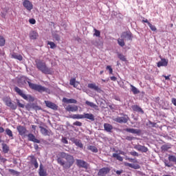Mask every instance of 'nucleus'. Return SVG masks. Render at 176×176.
<instances>
[{
    "mask_svg": "<svg viewBox=\"0 0 176 176\" xmlns=\"http://www.w3.org/2000/svg\"><path fill=\"white\" fill-rule=\"evenodd\" d=\"M59 156L60 157L57 158L56 162L58 164H60L63 168L68 170V168H71V167L74 166V164L75 163L74 156L65 152L59 153Z\"/></svg>",
    "mask_w": 176,
    "mask_h": 176,
    "instance_id": "1",
    "label": "nucleus"
},
{
    "mask_svg": "<svg viewBox=\"0 0 176 176\" xmlns=\"http://www.w3.org/2000/svg\"><path fill=\"white\" fill-rule=\"evenodd\" d=\"M29 85V87L32 90H35L36 91H38V93H43V91H46L47 88L37 84H34L31 82V80L28 78H21L18 80L19 86H24V85Z\"/></svg>",
    "mask_w": 176,
    "mask_h": 176,
    "instance_id": "2",
    "label": "nucleus"
},
{
    "mask_svg": "<svg viewBox=\"0 0 176 176\" xmlns=\"http://www.w3.org/2000/svg\"><path fill=\"white\" fill-rule=\"evenodd\" d=\"M36 67L38 71H41L42 74H45V75H52L53 71L52 68H49L46 63L41 60H36Z\"/></svg>",
    "mask_w": 176,
    "mask_h": 176,
    "instance_id": "3",
    "label": "nucleus"
},
{
    "mask_svg": "<svg viewBox=\"0 0 176 176\" xmlns=\"http://www.w3.org/2000/svg\"><path fill=\"white\" fill-rule=\"evenodd\" d=\"M69 119H88L91 122H94V115L89 113H83V114H71L67 116Z\"/></svg>",
    "mask_w": 176,
    "mask_h": 176,
    "instance_id": "4",
    "label": "nucleus"
},
{
    "mask_svg": "<svg viewBox=\"0 0 176 176\" xmlns=\"http://www.w3.org/2000/svg\"><path fill=\"white\" fill-rule=\"evenodd\" d=\"M14 90L20 97L25 100V101H29V102H34L35 101V98L32 96L24 94V91L19 88V87H15Z\"/></svg>",
    "mask_w": 176,
    "mask_h": 176,
    "instance_id": "5",
    "label": "nucleus"
},
{
    "mask_svg": "<svg viewBox=\"0 0 176 176\" xmlns=\"http://www.w3.org/2000/svg\"><path fill=\"white\" fill-rule=\"evenodd\" d=\"M121 115L122 117L118 116L113 119V121L116 122L117 123L126 124L130 120V118H129V116H127V114L122 113Z\"/></svg>",
    "mask_w": 176,
    "mask_h": 176,
    "instance_id": "6",
    "label": "nucleus"
},
{
    "mask_svg": "<svg viewBox=\"0 0 176 176\" xmlns=\"http://www.w3.org/2000/svg\"><path fill=\"white\" fill-rule=\"evenodd\" d=\"M25 108L27 111H31V109H34V111H42V107L38 106L35 103H28L25 105Z\"/></svg>",
    "mask_w": 176,
    "mask_h": 176,
    "instance_id": "7",
    "label": "nucleus"
},
{
    "mask_svg": "<svg viewBox=\"0 0 176 176\" xmlns=\"http://www.w3.org/2000/svg\"><path fill=\"white\" fill-rule=\"evenodd\" d=\"M120 38L124 39L125 41H130L131 42V41H133V33H131V32H130V30L123 32L120 35Z\"/></svg>",
    "mask_w": 176,
    "mask_h": 176,
    "instance_id": "8",
    "label": "nucleus"
},
{
    "mask_svg": "<svg viewBox=\"0 0 176 176\" xmlns=\"http://www.w3.org/2000/svg\"><path fill=\"white\" fill-rule=\"evenodd\" d=\"M22 5L28 12H31V10L34 9V5L30 0H23Z\"/></svg>",
    "mask_w": 176,
    "mask_h": 176,
    "instance_id": "9",
    "label": "nucleus"
},
{
    "mask_svg": "<svg viewBox=\"0 0 176 176\" xmlns=\"http://www.w3.org/2000/svg\"><path fill=\"white\" fill-rule=\"evenodd\" d=\"M124 131H126V133H130L131 134H136V135H141V133L142 132L141 129H135L133 128L124 129Z\"/></svg>",
    "mask_w": 176,
    "mask_h": 176,
    "instance_id": "10",
    "label": "nucleus"
},
{
    "mask_svg": "<svg viewBox=\"0 0 176 176\" xmlns=\"http://www.w3.org/2000/svg\"><path fill=\"white\" fill-rule=\"evenodd\" d=\"M111 169L108 167H104L99 169L98 172V176H107V174H109Z\"/></svg>",
    "mask_w": 176,
    "mask_h": 176,
    "instance_id": "11",
    "label": "nucleus"
},
{
    "mask_svg": "<svg viewBox=\"0 0 176 176\" xmlns=\"http://www.w3.org/2000/svg\"><path fill=\"white\" fill-rule=\"evenodd\" d=\"M77 166L81 168H85L87 170L89 168V164L84 160H77Z\"/></svg>",
    "mask_w": 176,
    "mask_h": 176,
    "instance_id": "12",
    "label": "nucleus"
},
{
    "mask_svg": "<svg viewBox=\"0 0 176 176\" xmlns=\"http://www.w3.org/2000/svg\"><path fill=\"white\" fill-rule=\"evenodd\" d=\"M28 140L29 141H31L32 142H34V144H41V140L36 138L35 135L32 133H29L27 135Z\"/></svg>",
    "mask_w": 176,
    "mask_h": 176,
    "instance_id": "13",
    "label": "nucleus"
},
{
    "mask_svg": "<svg viewBox=\"0 0 176 176\" xmlns=\"http://www.w3.org/2000/svg\"><path fill=\"white\" fill-rule=\"evenodd\" d=\"M134 149H136V151H138L139 152H142V153H146L148 152V147L145 146H142L141 144H137L134 146Z\"/></svg>",
    "mask_w": 176,
    "mask_h": 176,
    "instance_id": "14",
    "label": "nucleus"
},
{
    "mask_svg": "<svg viewBox=\"0 0 176 176\" xmlns=\"http://www.w3.org/2000/svg\"><path fill=\"white\" fill-rule=\"evenodd\" d=\"M89 89L91 90H94V91H97L98 93H102V89L100 88L98 86L96 85V83H89L87 85Z\"/></svg>",
    "mask_w": 176,
    "mask_h": 176,
    "instance_id": "15",
    "label": "nucleus"
},
{
    "mask_svg": "<svg viewBox=\"0 0 176 176\" xmlns=\"http://www.w3.org/2000/svg\"><path fill=\"white\" fill-rule=\"evenodd\" d=\"M45 104L47 108H50V109H53L54 111H57L58 109V106L55 103H53L49 100H45Z\"/></svg>",
    "mask_w": 176,
    "mask_h": 176,
    "instance_id": "16",
    "label": "nucleus"
},
{
    "mask_svg": "<svg viewBox=\"0 0 176 176\" xmlns=\"http://www.w3.org/2000/svg\"><path fill=\"white\" fill-rule=\"evenodd\" d=\"M16 130L19 132V135H25V133H27V128L24 126L19 125L16 127Z\"/></svg>",
    "mask_w": 176,
    "mask_h": 176,
    "instance_id": "17",
    "label": "nucleus"
},
{
    "mask_svg": "<svg viewBox=\"0 0 176 176\" xmlns=\"http://www.w3.org/2000/svg\"><path fill=\"white\" fill-rule=\"evenodd\" d=\"M78 106L75 104H69L65 107V111H67V112H78Z\"/></svg>",
    "mask_w": 176,
    "mask_h": 176,
    "instance_id": "18",
    "label": "nucleus"
},
{
    "mask_svg": "<svg viewBox=\"0 0 176 176\" xmlns=\"http://www.w3.org/2000/svg\"><path fill=\"white\" fill-rule=\"evenodd\" d=\"M167 65H168V59L166 58H161V60L157 63L158 68H160V67H167Z\"/></svg>",
    "mask_w": 176,
    "mask_h": 176,
    "instance_id": "19",
    "label": "nucleus"
},
{
    "mask_svg": "<svg viewBox=\"0 0 176 176\" xmlns=\"http://www.w3.org/2000/svg\"><path fill=\"white\" fill-rule=\"evenodd\" d=\"M30 164H32L34 166V168H38L39 167V164H38V161L36 160V157L35 155H30Z\"/></svg>",
    "mask_w": 176,
    "mask_h": 176,
    "instance_id": "20",
    "label": "nucleus"
},
{
    "mask_svg": "<svg viewBox=\"0 0 176 176\" xmlns=\"http://www.w3.org/2000/svg\"><path fill=\"white\" fill-rule=\"evenodd\" d=\"M124 166L126 167H130L131 168H134V170H138L141 168V166L138 164H134L129 162H124Z\"/></svg>",
    "mask_w": 176,
    "mask_h": 176,
    "instance_id": "21",
    "label": "nucleus"
},
{
    "mask_svg": "<svg viewBox=\"0 0 176 176\" xmlns=\"http://www.w3.org/2000/svg\"><path fill=\"white\" fill-rule=\"evenodd\" d=\"M38 36H39V34H38L36 31L32 30L30 32L29 37L30 39H32V40L38 39Z\"/></svg>",
    "mask_w": 176,
    "mask_h": 176,
    "instance_id": "22",
    "label": "nucleus"
},
{
    "mask_svg": "<svg viewBox=\"0 0 176 176\" xmlns=\"http://www.w3.org/2000/svg\"><path fill=\"white\" fill-rule=\"evenodd\" d=\"M131 108H132L133 111H134V112H139L140 113H142V115H144V111L142 109V108H141L140 106H138L137 104L133 105L131 107Z\"/></svg>",
    "mask_w": 176,
    "mask_h": 176,
    "instance_id": "23",
    "label": "nucleus"
},
{
    "mask_svg": "<svg viewBox=\"0 0 176 176\" xmlns=\"http://www.w3.org/2000/svg\"><path fill=\"white\" fill-rule=\"evenodd\" d=\"M39 176H47V172L43 169V164H41L38 170Z\"/></svg>",
    "mask_w": 176,
    "mask_h": 176,
    "instance_id": "24",
    "label": "nucleus"
},
{
    "mask_svg": "<svg viewBox=\"0 0 176 176\" xmlns=\"http://www.w3.org/2000/svg\"><path fill=\"white\" fill-rule=\"evenodd\" d=\"M104 131H107V133H112V130L113 129V126L109 123H104Z\"/></svg>",
    "mask_w": 176,
    "mask_h": 176,
    "instance_id": "25",
    "label": "nucleus"
},
{
    "mask_svg": "<svg viewBox=\"0 0 176 176\" xmlns=\"http://www.w3.org/2000/svg\"><path fill=\"white\" fill-rule=\"evenodd\" d=\"M63 102H65V104H77L78 100L74 98L68 99L67 98H63Z\"/></svg>",
    "mask_w": 176,
    "mask_h": 176,
    "instance_id": "26",
    "label": "nucleus"
},
{
    "mask_svg": "<svg viewBox=\"0 0 176 176\" xmlns=\"http://www.w3.org/2000/svg\"><path fill=\"white\" fill-rule=\"evenodd\" d=\"M85 104L86 105H88V107H91V108H94V109H96V111H98V106L94 104V102L87 100L85 102Z\"/></svg>",
    "mask_w": 176,
    "mask_h": 176,
    "instance_id": "27",
    "label": "nucleus"
},
{
    "mask_svg": "<svg viewBox=\"0 0 176 176\" xmlns=\"http://www.w3.org/2000/svg\"><path fill=\"white\" fill-rule=\"evenodd\" d=\"M168 149H171V144L168 143L166 144H164L161 146L162 152H167Z\"/></svg>",
    "mask_w": 176,
    "mask_h": 176,
    "instance_id": "28",
    "label": "nucleus"
},
{
    "mask_svg": "<svg viewBox=\"0 0 176 176\" xmlns=\"http://www.w3.org/2000/svg\"><path fill=\"white\" fill-rule=\"evenodd\" d=\"M87 149L91 151V152H93L94 153H97L98 152V148H97L96 146L89 145L87 147Z\"/></svg>",
    "mask_w": 176,
    "mask_h": 176,
    "instance_id": "29",
    "label": "nucleus"
},
{
    "mask_svg": "<svg viewBox=\"0 0 176 176\" xmlns=\"http://www.w3.org/2000/svg\"><path fill=\"white\" fill-rule=\"evenodd\" d=\"M74 144H75L76 146H78V148H83V144H82V142L80 140L74 139Z\"/></svg>",
    "mask_w": 176,
    "mask_h": 176,
    "instance_id": "30",
    "label": "nucleus"
},
{
    "mask_svg": "<svg viewBox=\"0 0 176 176\" xmlns=\"http://www.w3.org/2000/svg\"><path fill=\"white\" fill-rule=\"evenodd\" d=\"M12 58H15L16 60H19V61H23V56L20 54H17L16 53H13L12 54Z\"/></svg>",
    "mask_w": 176,
    "mask_h": 176,
    "instance_id": "31",
    "label": "nucleus"
},
{
    "mask_svg": "<svg viewBox=\"0 0 176 176\" xmlns=\"http://www.w3.org/2000/svg\"><path fill=\"white\" fill-rule=\"evenodd\" d=\"M116 54H117V56H118L119 60H120L121 61H124V62L127 61V58H126V56L124 55H123L120 52H117Z\"/></svg>",
    "mask_w": 176,
    "mask_h": 176,
    "instance_id": "32",
    "label": "nucleus"
},
{
    "mask_svg": "<svg viewBox=\"0 0 176 176\" xmlns=\"http://www.w3.org/2000/svg\"><path fill=\"white\" fill-rule=\"evenodd\" d=\"M39 129L41 130V133L43 135H49V131L47 129H46V128L40 126Z\"/></svg>",
    "mask_w": 176,
    "mask_h": 176,
    "instance_id": "33",
    "label": "nucleus"
},
{
    "mask_svg": "<svg viewBox=\"0 0 176 176\" xmlns=\"http://www.w3.org/2000/svg\"><path fill=\"white\" fill-rule=\"evenodd\" d=\"M2 149H3V153H9V151H10L9 146H8V144H6L5 143L2 144Z\"/></svg>",
    "mask_w": 176,
    "mask_h": 176,
    "instance_id": "34",
    "label": "nucleus"
},
{
    "mask_svg": "<svg viewBox=\"0 0 176 176\" xmlns=\"http://www.w3.org/2000/svg\"><path fill=\"white\" fill-rule=\"evenodd\" d=\"M163 162L166 167H174V164L168 160H164Z\"/></svg>",
    "mask_w": 176,
    "mask_h": 176,
    "instance_id": "35",
    "label": "nucleus"
},
{
    "mask_svg": "<svg viewBox=\"0 0 176 176\" xmlns=\"http://www.w3.org/2000/svg\"><path fill=\"white\" fill-rule=\"evenodd\" d=\"M163 162L166 167H174V164L168 160H164Z\"/></svg>",
    "mask_w": 176,
    "mask_h": 176,
    "instance_id": "36",
    "label": "nucleus"
},
{
    "mask_svg": "<svg viewBox=\"0 0 176 176\" xmlns=\"http://www.w3.org/2000/svg\"><path fill=\"white\" fill-rule=\"evenodd\" d=\"M124 41L122 38H118L117 41H118V44L119 45V46H120L121 47H124V46H125L126 43H124Z\"/></svg>",
    "mask_w": 176,
    "mask_h": 176,
    "instance_id": "37",
    "label": "nucleus"
},
{
    "mask_svg": "<svg viewBox=\"0 0 176 176\" xmlns=\"http://www.w3.org/2000/svg\"><path fill=\"white\" fill-rule=\"evenodd\" d=\"M112 157H114L117 160H119V162H123V157L122 156H120V154L113 153Z\"/></svg>",
    "mask_w": 176,
    "mask_h": 176,
    "instance_id": "38",
    "label": "nucleus"
},
{
    "mask_svg": "<svg viewBox=\"0 0 176 176\" xmlns=\"http://www.w3.org/2000/svg\"><path fill=\"white\" fill-rule=\"evenodd\" d=\"M168 160H169L170 163H175V164H176V157L175 155H168Z\"/></svg>",
    "mask_w": 176,
    "mask_h": 176,
    "instance_id": "39",
    "label": "nucleus"
},
{
    "mask_svg": "<svg viewBox=\"0 0 176 176\" xmlns=\"http://www.w3.org/2000/svg\"><path fill=\"white\" fill-rule=\"evenodd\" d=\"M131 91L133 94H140V90L137 89V87H134L133 85H131Z\"/></svg>",
    "mask_w": 176,
    "mask_h": 176,
    "instance_id": "40",
    "label": "nucleus"
},
{
    "mask_svg": "<svg viewBox=\"0 0 176 176\" xmlns=\"http://www.w3.org/2000/svg\"><path fill=\"white\" fill-rule=\"evenodd\" d=\"M8 107H9V108L12 109V111H16V109H17V104H16V103L12 102V101Z\"/></svg>",
    "mask_w": 176,
    "mask_h": 176,
    "instance_id": "41",
    "label": "nucleus"
},
{
    "mask_svg": "<svg viewBox=\"0 0 176 176\" xmlns=\"http://www.w3.org/2000/svg\"><path fill=\"white\" fill-rule=\"evenodd\" d=\"M105 100L103 99H100L98 101V104L101 107V108H105Z\"/></svg>",
    "mask_w": 176,
    "mask_h": 176,
    "instance_id": "42",
    "label": "nucleus"
},
{
    "mask_svg": "<svg viewBox=\"0 0 176 176\" xmlns=\"http://www.w3.org/2000/svg\"><path fill=\"white\" fill-rule=\"evenodd\" d=\"M47 45L50 46V49H56L57 47V45L52 41H47Z\"/></svg>",
    "mask_w": 176,
    "mask_h": 176,
    "instance_id": "43",
    "label": "nucleus"
},
{
    "mask_svg": "<svg viewBox=\"0 0 176 176\" xmlns=\"http://www.w3.org/2000/svg\"><path fill=\"white\" fill-rule=\"evenodd\" d=\"M16 105L19 107V108H25V105L24 104H22L21 102H20V100L16 99Z\"/></svg>",
    "mask_w": 176,
    "mask_h": 176,
    "instance_id": "44",
    "label": "nucleus"
},
{
    "mask_svg": "<svg viewBox=\"0 0 176 176\" xmlns=\"http://www.w3.org/2000/svg\"><path fill=\"white\" fill-rule=\"evenodd\" d=\"M6 133L7 135H8L10 138V137H13V132H12V130H10V129H6Z\"/></svg>",
    "mask_w": 176,
    "mask_h": 176,
    "instance_id": "45",
    "label": "nucleus"
},
{
    "mask_svg": "<svg viewBox=\"0 0 176 176\" xmlns=\"http://www.w3.org/2000/svg\"><path fill=\"white\" fill-rule=\"evenodd\" d=\"M53 38H54V39H55V41H56L57 42H60V41H61V37H60V35H58V34H53Z\"/></svg>",
    "mask_w": 176,
    "mask_h": 176,
    "instance_id": "46",
    "label": "nucleus"
},
{
    "mask_svg": "<svg viewBox=\"0 0 176 176\" xmlns=\"http://www.w3.org/2000/svg\"><path fill=\"white\" fill-rule=\"evenodd\" d=\"M148 27L151 30V31H153V32L157 31L156 26L152 25V23H148Z\"/></svg>",
    "mask_w": 176,
    "mask_h": 176,
    "instance_id": "47",
    "label": "nucleus"
},
{
    "mask_svg": "<svg viewBox=\"0 0 176 176\" xmlns=\"http://www.w3.org/2000/svg\"><path fill=\"white\" fill-rule=\"evenodd\" d=\"M5 38L3 36H0V46H5Z\"/></svg>",
    "mask_w": 176,
    "mask_h": 176,
    "instance_id": "48",
    "label": "nucleus"
},
{
    "mask_svg": "<svg viewBox=\"0 0 176 176\" xmlns=\"http://www.w3.org/2000/svg\"><path fill=\"white\" fill-rule=\"evenodd\" d=\"M4 102L7 107L12 102V99L6 98L4 99Z\"/></svg>",
    "mask_w": 176,
    "mask_h": 176,
    "instance_id": "49",
    "label": "nucleus"
},
{
    "mask_svg": "<svg viewBox=\"0 0 176 176\" xmlns=\"http://www.w3.org/2000/svg\"><path fill=\"white\" fill-rule=\"evenodd\" d=\"M95 33L94 34V35L95 36H98V38H100V35H101V32H100V30H98L97 29H94Z\"/></svg>",
    "mask_w": 176,
    "mask_h": 176,
    "instance_id": "50",
    "label": "nucleus"
},
{
    "mask_svg": "<svg viewBox=\"0 0 176 176\" xmlns=\"http://www.w3.org/2000/svg\"><path fill=\"white\" fill-rule=\"evenodd\" d=\"M75 83H76V79L72 78L69 81V85H71V86H74V87H75Z\"/></svg>",
    "mask_w": 176,
    "mask_h": 176,
    "instance_id": "51",
    "label": "nucleus"
},
{
    "mask_svg": "<svg viewBox=\"0 0 176 176\" xmlns=\"http://www.w3.org/2000/svg\"><path fill=\"white\" fill-rule=\"evenodd\" d=\"M106 69L109 71L110 74H113V69H112V67H111V65H107V67H106Z\"/></svg>",
    "mask_w": 176,
    "mask_h": 176,
    "instance_id": "52",
    "label": "nucleus"
},
{
    "mask_svg": "<svg viewBox=\"0 0 176 176\" xmlns=\"http://www.w3.org/2000/svg\"><path fill=\"white\" fill-rule=\"evenodd\" d=\"M10 173L13 174V175H19V172L16 171L14 169H9Z\"/></svg>",
    "mask_w": 176,
    "mask_h": 176,
    "instance_id": "53",
    "label": "nucleus"
},
{
    "mask_svg": "<svg viewBox=\"0 0 176 176\" xmlns=\"http://www.w3.org/2000/svg\"><path fill=\"white\" fill-rule=\"evenodd\" d=\"M125 159H126V160H129V162H131L133 163H137V160H135V159L130 158L128 157H126Z\"/></svg>",
    "mask_w": 176,
    "mask_h": 176,
    "instance_id": "54",
    "label": "nucleus"
},
{
    "mask_svg": "<svg viewBox=\"0 0 176 176\" xmlns=\"http://www.w3.org/2000/svg\"><path fill=\"white\" fill-rule=\"evenodd\" d=\"M129 153L130 155H131V156H136L137 157L140 156V154H138V153H137L136 151H131Z\"/></svg>",
    "mask_w": 176,
    "mask_h": 176,
    "instance_id": "55",
    "label": "nucleus"
},
{
    "mask_svg": "<svg viewBox=\"0 0 176 176\" xmlns=\"http://www.w3.org/2000/svg\"><path fill=\"white\" fill-rule=\"evenodd\" d=\"M74 126H78V127H80L82 126V122L79 121H76L75 122L73 123Z\"/></svg>",
    "mask_w": 176,
    "mask_h": 176,
    "instance_id": "56",
    "label": "nucleus"
},
{
    "mask_svg": "<svg viewBox=\"0 0 176 176\" xmlns=\"http://www.w3.org/2000/svg\"><path fill=\"white\" fill-rule=\"evenodd\" d=\"M125 140H126V141H133V140H135V138L133 136H126Z\"/></svg>",
    "mask_w": 176,
    "mask_h": 176,
    "instance_id": "57",
    "label": "nucleus"
},
{
    "mask_svg": "<svg viewBox=\"0 0 176 176\" xmlns=\"http://www.w3.org/2000/svg\"><path fill=\"white\" fill-rule=\"evenodd\" d=\"M91 43L94 45V46H98V41H97V40L91 41Z\"/></svg>",
    "mask_w": 176,
    "mask_h": 176,
    "instance_id": "58",
    "label": "nucleus"
},
{
    "mask_svg": "<svg viewBox=\"0 0 176 176\" xmlns=\"http://www.w3.org/2000/svg\"><path fill=\"white\" fill-rule=\"evenodd\" d=\"M29 23H30V24H32V25H34V24H36V21L35 20V19H29Z\"/></svg>",
    "mask_w": 176,
    "mask_h": 176,
    "instance_id": "59",
    "label": "nucleus"
},
{
    "mask_svg": "<svg viewBox=\"0 0 176 176\" xmlns=\"http://www.w3.org/2000/svg\"><path fill=\"white\" fill-rule=\"evenodd\" d=\"M154 101L155 102H156L157 104H160V97L157 96V97H155L154 98Z\"/></svg>",
    "mask_w": 176,
    "mask_h": 176,
    "instance_id": "60",
    "label": "nucleus"
},
{
    "mask_svg": "<svg viewBox=\"0 0 176 176\" xmlns=\"http://www.w3.org/2000/svg\"><path fill=\"white\" fill-rule=\"evenodd\" d=\"M61 141H62L63 144H68V140H67V138H65V137H63L62 138Z\"/></svg>",
    "mask_w": 176,
    "mask_h": 176,
    "instance_id": "61",
    "label": "nucleus"
},
{
    "mask_svg": "<svg viewBox=\"0 0 176 176\" xmlns=\"http://www.w3.org/2000/svg\"><path fill=\"white\" fill-rule=\"evenodd\" d=\"M114 173H116L117 174V175H120L121 174H123V170H114Z\"/></svg>",
    "mask_w": 176,
    "mask_h": 176,
    "instance_id": "62",
    "label": "nucleus"
},
{
    "mask_svg": "<svg viewBox=\"0 0 176 176\" xmlns=\"http://www.w3.org/2000/svg\"><path fill=\"white\" fill-rule=\"evenodd\" d=\"M0 160L1 162H2V163H6V162H8V160L6 158H3L1 156H0Z\"/></svg>",
    "mask_w": 176,
    "mask_h": 176,
    "instance_id": "63",
    "label": "nucleus"
},
{
    "mask_svg": "<svg viewBox=\"0 0 176 176\" xmlns=\"http://www.w3.org/2000/svg\"><path fill=\"white\" fill-rule=\"evenodd\" d=\"M172 104H173V105H175V107H176V98H172Z\"/></svg>",
    "mask_w": 176,
    "mask_h": 176,
    "instance_id": "64",
    "label": "nucleus"
}]
</instances>
